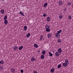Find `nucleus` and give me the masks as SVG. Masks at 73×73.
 <instances>
[{
  "label": "nucleus",
  "instance_id": "obj_22",
  "mask_svg": "<svg viewBox=\"0 0 73 73\" xmlns=\"http://www.w3.org/2000/svg\"><path fill=\"white\" fill-rule=\"evenodd\" d=\"M49 56H51V57H52V56H53V54H52L50 52H49Z\"/></svg>",
  "mask_w": 73,
  "mask_h": 73
},
{
  "label": "nucleus",
  "instance_id": "obj_3",
  "mask_svg": "<svg viewBox=\"0 0 73 73\" xmlns=\"http://www.w3.org/2000/svg\"><path fill=\"white\" fill-rule=\"evenodd\" d=\"M55 36L56 37H57L58 36V37H60V34H59L58 33H56V34H55Z\"/></svg>",
  "mask_w": 73,
  "mask_h": 73
},
{
  "label": "nucleus",
  "instance_id": "obj_13",
  "mask_svg": "<svg viewBox=\"0 0 73 73\" xmlns=\"http://www.w3.org/2000/svg\"><path fill=\"white\" fill-rule=\"evenodd\" d=\"M31 60L32 61H34L35 60V58H32L31 59Z\"/></svg>",
  "mask_w": 73,
  "mask_h": 73
},
{
  "label": "nucleus",
  "instance_id": "obj_20",
  "mask_svg": "<svg viewBox=\"0 0 73 73\" xmlns=\"http://www.w3.org/2000/svg\"><path fill=\"white\" fill-rule=\"evenodd\" d=\"M1 12L2 13H3H3H4V10L3 9L1 10Z\"/></svg>",
  "mask_w": 73,
  "mask_h": 73
},
{
  "label": "nucleus",
  "instance_id": "obj_27",
  "mask_svg": "<svg viewBox=\"0 0 73 73\" xmlns=\"http://www.w3.org/2000/svg\"><path fill=\"white\" fill-rule=\"evenodd\" d=\"M46 32H50V29H46Z\"/></svg>",
  "mask_w": 73,
  "mask_h": 73
},
{
  "label": "nucleus",
  "instance_id": "obj_32",
  "mask_svg": "<svg viewBox=\"0 0 73 73\" xmlns=\"http://www.w3.org/2000/svg\"><path fill=\"white\" fill-rule=\"evenodd\" d=\"M62 15H60L59 16V19H62Z\"/></svg>",
  "mask_w": 73,
  "mask_h": 73
},
{
  "label": "nucleus",
  "instance_id": "obj_8",
  "mask_svg": "<svg viewBox=\"0 0 73 73\" xmlns=\"http://www.w3.org/2000/svg\"><path fill=\"white\" fill-rule=\"evenodd\" d=\"M54 68H52L50 70V72H51V73H53V72H54Z\"/></svg>",
  "mask_w": 73,
  "mask_h": 73
},
{
  "label": "nucleus",
  "instance_id": "obj_40",
  "mask_svg": "<svg viewBox=\"0 0 73 73\" xmlns=\"http://www.w3.org/2000/svg\"><path fill=\"white\" fill-rule=\"evenodd\" d=\"M72 7H73V5H72Z\"/></svg>",
  "mask_w": 73,
  "mask_h": 73
},
{
  "label": "nucleus",
  "instance_id": "obj_25",
  "mask_svg": "<svg viewBox=\"0 0 73 73\" xmlns=\"http://www.w3.org/2000/svg\"><path fill=\"white\" fill-rule=\"evenodd\" d=\"M34 46L35 48H37V47H38V45L36 44H34Z\"/></svg>",
  "mask_w": 73,
  "mask_h": 73
},
{
  "label": "nucleus",
  "instance_id": "obj_4",
  "mask_svg": "<svg viewBox=\"0 0 73 73\" xmlns=\"http://www.w3.org/2000/svg\"><path fill=\"white\" fill-rule=\"evenodd\" d=\"M58 51L59 53H61L62 52V50H61V48H60L58 50Z\"/></svg>",
  "mask_w": 73,
  "mask_h": 73
},
{
  "label": "nucleus",
  "instance_id": "obj_7",
  "mask_svg": "<svg viewBox=\"0 0 73 73\" xmlns=\"http://www.w3.org/2000/svg\"><path fill=\"white\" fill-rule=\"evenodd\" d=\"M55 55L56 56H58L60 55V53H58V52H57L55 53Z\"/></svg>",
  "mask_w": 73,
  "mask_h": 73
},
{
  "label": "nucleus",
  "instance_id": "obj_11",
  "mask_svg": "<svg viewBox=\"0 0 73 73\" xmlns=\"http://www.w3.org/2000/svg\"><path fill=\"white\" fill-rule=\"evenodd\" d=\"M50 19L49 17H48L47 18V21H50Z\"/></svg>",
  "mask_w": 73,
  "mask_h": 73
},
{
  "label": "nucleus",
  "instance_id": "obj_23",
  "mask_svg": "<svg viewBox=\"0 0 73 73\" xmlns=\"http://www.w3.org/2000/svg\"><path fill=\"white\" fill-rule=\"evenodd\" d=\"M17 46H15V47L14 48V49L15 50H17Z\"/></svg>",
  "mask_w": 73,
  "mask_h": 73
},
{
  "label": "nucleus",
  "instance_id": "obj_36",
  "mask_svg": "<svg viewBox=\"0 0 73 73\" xmlns=\"http://www.w3.org/2000/svg\"><path fill=\"white\" fill-rule=\"evenodd\" d=\"M21 73H23V70H21Z\"/></svg>",
  "mask_w": 73,
  "mask_h": 73
},
{
  "label": "nucleus",
  "instance_id": "obj_30",
  "mask_svg": "<svg viewBox=\"0 0 73 73\" xmlns=\"http://www.w3.org/2000/svg\"><path fill=\"white\" fill-rule=\"evenodd\" d=\"M58 43L61 42V41L60 39H58Z\"/></svg>",
  "mask_w": 73,
  "mask_h": 73
},
{
  "label": "nucleus",
  "instance_id": "obj_10",
  "mask_svg": "<svg viewBox=\"0 0 73 73\" xmlns=\"http://www.w3.org/2000/svg\"><path fill=\"white\" fill-rule=\"evenodd\" d=\"M30 35H31V34H30V33H29L27 34L26 37H29L30 36Z\"/></svg>",
  "mask_w": 73,
  "mask_h": 73
},
{
  "label": "nucleus",
  "instance_id": "obj_26",
  "mask_svg": "<svg viewBox=\"0 0 73 73\" xmlns=\"http://www.w3.org/2000/svg\"><path fill=\"white\" fill-rule=\"evenodd\" d=\"M61 67V64H60L58 66V68H60Z\"/></svg>",
  "mask_w": 73,
  "mask_h": 73
},
{
  "label": "nucleus",
  "instance_id": "obj_19",
  "mask_svg": "<svg viewBox=\"0 0 73 73\" xmlns=\"http://www.w3.org/2000/svg\"><path fill=\"white\" fill-rule=\"evenodd\" d=\"M44 55H42L41 56V59H43V58H44Z\"/></svg>",
  "mask_w": 73,
  "mask_h": 73
},
{
  "label": "nucleus",
  "instance_id": "obj_41",
  "mask_svg": "<svg viewBox=\"0 0 73 73\" xmlns=\"http://www.w3.org/2000/svg\"><path fill=\"white\" fill-rule=\"evenodd\" d=\"M38 52H40V51H38Z\"/></svg>",
  "mask_w": 73,
  "mask_h": 73
},
{
  "label": "nucleus",
  "instance_id": "obj_21",
  "mask_svg": "<svg viewBox=\"0 0 73 73\" xmlns=\"http://www.w3.org/2000/svg\"><path fill=\"white\" fill-rule=\"evenodd\" d=\"M7 16L5 15L4 17V20H7Z\"/></svg>",
  "mask_w": 73,
  "mask_h": 73
},
{
  "label": "nucleus",
  "instance_id": "obj_35",
  "mask_svg": "<svg viewBox=\"0 0 73 73\" xmlns=\"http://www.w3.org/2000/svg\"><path fill=\"white\" fill-rule=\"evenodd\" d=\"M3 69V67H0V70H2Z\"/></svg>",
  "mask_w": 73,
  "mask_h": 73
},
{
  "label": "nucleus",
  "instance_id": "obj_17",
  "mask_svg": "<svg viewBox=\"0 0 73 73\" xmlns=\"http://www.w3.org/2000/svg\"><path fill=\"white\" fill-rule=\"evenodd\" d=\"M62 32V30H60L57 32V33H59V34H60V33H61Z\"/></svg>",
  "mask_w": 73,
  "mask_h": 73
},
{
  "label": "nucleus",
  "instance_id": "obj_15",
  "mask_svg": "<svg viewBox=\"0 0 73 73\" xmlns=\"http://www.w3.org/2000/svg\"><path fill=\"white\" fill-rule=\"evenodd\" d=\"M19 13L21 15H22V16H24L25 15L24 14H23V13L22 12H20Z\"/></svg>",
  "mask_w": 73,
  "mask_h": 73
},
{
  "label": "nucleus",
  "instance_id": "obj_39",
  "mask_svg": "<svg viewBox=\"0 0 73 73\" xmlns=\"http://www.w3.org/2000/svg\"><path fill=\"white\" fill-rule=\"evenodd\" d=\"M1 0V1H3V0L4 1H5V0Z\"/></svg>",
  "mask_w": 73,
  "mask_h": 73
},
{
  "label": "nucleus",
  "instance_id": "obj_29",
  "mask_svg": "<svg viewBox=\"0 0 73 73\" xmlns=\"http://www.w3.org/2000/svg\"><path fill=\"white\" fill-rule=\"evenodd\" d=\"M42 53L43 54H45V51H42Z\"/></svg>",
  "mask_w": 73,
  "mask_h": 73
},
{
  "label": "nucleus",
  "instance_id": "obj_1",
  "mask_svg": "<svg viewBox=\"0 0 73 73\" xmlns=\"http://www.w3.org/2000/svg\"><path fill=\"white\" fill-rule=\"evenodd\" d=\"M69 64V62H68V60L66 59L65 61V63H63L62 65L64 67L67 66V65Z\"/></svg>",
  "mask_w": 73,
  "mask_h": 73
},
{
  "label": "nucleus",
  "instance_id": "obj_12",
  "mask_svg": "<svg viewBox=\"0 0 73 73\" xmlns=\"http://www.w3.org/2000/svg\"><path fill=\"white\" fill-rule=\"evenodd\" d=\"M47 5H48V3H45L44 4L43 7H45L47 6Z\"/></svg>",
  "mask_w": 73,
  "mask_h": 73
},
{
  "label": "nucleus",
  "instance_id": "obj_42",
  "mask_svg": "<svg viewBox=\"0 0 73 73\" xmlns=\"http://www.w3.org/2000/svg\"><path fill=\"white\" fill-rule=\"evenodd\" d=\"M38 52H40V51H38Z\"/></svg>",
  "mask_w": 73,
  "mask_h": 73
},
{
  "label": "nucleus",
  "instance_id": "obj_38",
  "mask_svg": "<svg viewBox=\"0 0 73 73\" xmlns=\"http://www.w3.org/2000/svg\"><path fill=\"white\" fill-rule=\"evenodd\" d=\"M64 11H66V9H64Z\"/></svg>",
  "mask_w": 73,
  "mask_h": 73
},
{
  "label": "nucleus",
  "instance_id": "obj_16",
  "mask_svg": "<svg viewBox=\"0 0 73 73\" xmlns=\"http://www.w3.org/2000/svg\"><path fill=\"white\" fill-rule=\"evenodd\" d=\"M11 70L12 72H13V73H14L15 71V70L14 69V68H13L11 69Z\"/></svg>",
  "mask_w": 73,
  "mask_h": 73
},
{
  "label": "nucleus",
  "instance_id": "obj_18",
  "mask_svg": "<svg viewBox=\"0 0 73 73\" xmlns=\"http://www.w3.org/2000/svg\"><path fill=\"white\" fill-rule=\"evenodd\" d=\"M51 36H52V35H51V34H48V37L50 38L51 37Z\"/></svg>",
  "mask_w": 73,
  "mask_h": 73
},
{
  "label": "nucleus",
  "instance_id": "obj_6",
  "mask_svg": "<svg viewBox=\"0 0 73 73\" xmlns=\"http://www.w3.org/2000/svg\"><path fill=\"white\" fill-rule=\"evenodd\" d=\"M46 29H50V26H49L48 25H47L45 27Z\"/></svg>",
  "mask_w": 73,
  "mask_h": 73
},
{
  "label": "nucleus",
  "instance_id": "obj_34",
  "mask_svg": "<svg viewBox=\"0 0 73 73\" xmlns=\"http://www.w3.org/2000/svg\"><path fill=\"white\" fill-rule=\"evenodd\" d=\"M45 16H46V14L44 13L43 15V17H45Z\"/></svg>",
  "mask_w": 73,
  "mask_h": 73
},
{
  "label": "nucleus",
  "instance_id": "obj_37",
  "mask_svg": "<svg viewBox=\"0 0 73 73\" xmlns=\"http://www.w3.org/2000/svg\"><path fill=\"white\" fill-rule=\"evenodd\" d=\"M34 73H37V72H36V71H35V72H34Z\"/></svg>",
  "mask_w": 73,
  "mask_h": 73
},
{
  "label": "nucleus",
  "instance_id": "obj_28",
  "mask_svg": "<svg viewBox=\"0 0 73 73\" xmlns=\"http://www.w3.org/2000/svg\"><path fill=\"white\" fill-rule=\"evenodd\" d=\"M43 37V35H42L41 36V37L40 38V40H41L42 39V38Z\"/></svg>",
  "mask_w": 73,
  "mask_h": 73
},
{
  "label": "nucleus",
  "instance_id": "obj_33",
  "mask_svg": "<svg viewBox=\"0 0 73 73\" xmlns=\"http://www.w3.org/2000/svg\"><path fill=\"white\" fill-rule=\"evenodd\" d=\"M71 18H72V17L70 16H68V19H71Z\"/></svg>",
  "mask_w": 73,
  "mask_h": 73
},
{
  "label": "nucleus",
  "instance_id": "obj_14",
  "mask_svg": "<svg viewBox=\"0 0 73 73\" xmlns=\"http://www.w3.org/2000/svg\"><path fill=\"white\" fill-rule=\"evenodd\" d=\"M23 48V46H21V47H20L19 48V50H21Z\"/></svg>",
  "mask_w": 73,
  "mask_h": 73
},
{
  "label": "nucleus",
  "instance_id": "obj_5",
  "mask_svg": "<svg viewBox=\"0 0 73 73\" xmlns=\"http://www.w3.org/2000/svg\"><path fill=\"white\" fill-rule=\"evenodd\" d=\"M27 29V26H25L24 27V31H26Z\"/></svg>",
  "mask_w": 73,
  "mask_h": 73
},
{
  "label": "nucleus",
  "instance_id": "obj_2",
  "mask_svg": "<svg viewBox=\"0 0 73 73\" xmlns=\"http://www.w3.org/2000/svg\"><path fill=\"white\" fill-rule=\"evenodd\" d=\"M59 5H62V4H63V3L62 2V1H59Z\"/></svg>",
  "mask_w": 73,
  "mask_h": 73
},
{
  "label": "nucleus",
  "instance_id": "obj_31",
  "mask_svg": "<svg viewBox=\"0 0 73 73\" xmlns=\"http://www.w3.org/2000/svg\"><path fill=\"white\" fill-rule=\"evenodd\" d=\"M68 5H71V3L68 2V3L67 4Z\"/></svg>",
  "mask_w": 73,
  "mask_h": 73
},
{
  "label": "nucleus",
  "instance_id": "obj_9",
  "mask_svg": "<svg viewBox=\"0 0 73 73\" xmlns=\"http://www.w3.org/2000/svg\"><path fill=\"white\" fill-rule=\"evenodd\" d=\"M4 23L6 25H7V24H8V20H5L4 21Z\"/></svg>",
  "mask_w": 73,
  "mask_h": 73
},
{
  "label": "nucleus",
  "instance_id": "obj_24",
  "mask_svg": "<svg viewBox=\"0 0 73 73\" xmlns=\"http://www.w3.org/2000/svg\"><path fill=\"white\" fill-rule=\"evenodd\" d=\"M4 62L3 60H2L0 61V64H4Z\"/></svg>",
  "mask_w": 73,
  "mask_h": 73
}]
</instances>
